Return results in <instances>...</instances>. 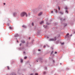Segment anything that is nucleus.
<instances>
[{
    "instance_id": "nucleus-1",
    "label": "nucleus",
    "mask_w": 75,
    "mask_h": 75,
    "mask_svg": "<svg viewBox=\"0 0 75 75\" xmlns=\"http://www.w3.org/2000/svg\"><path fill=\"white\" fill-rule=\"evenodd\" d=\"M25 15V12H23L21 13V17H24Z\"/></svg>"
},
{
    "instance_id": "nucleus-2",
    "label": "nucleus",
    "mask_w": 75,
    "mask_h": 75,
    "mask_svg": "<svg viewBox=\"0 0 75 75\" xmlns=\"http://www.w3.org/2000/svg\"><path fill=\"white\" fill-rule=\"evenodd\" d=\"M49 41H54L53 39V38L49 39Z\"/></svg>"
},
{
    "instance_id": "nucleus-3",
    "label": "nucleus",
    "mask_w": 75,
    "mask_h": 75,
    "mask_svg": "<svg viewBox=\"0 0 75 75\" xmlns=\"http://www.w3.org/2000/svg\"><path fill=\"white\" fill-rule=\"evenodd\" d=\"M42 12H41L38 14V16H40L42 15Z\"/></svg>"
},
{
    "instance_id": "nucleus-4",
    "label": "nucleus",
    "mask_w": 75,
    "mask_h": 75,
    "mask_svg": "<svg viewBox=\"0 0 75 75\" xmlns=\"http://www.w3.org/2000/svg\"><path fill=\"white\" fill-rule=\"evenodd\" d=\"M53 39L54 41H56L57 40V37H55L54 38H53Z\"/></svg>"
},
{
    "instance_id": "nucleus-5",
    "label": "nucleus",
    "mask_w": 75,
    "mask_h": 75,
    "mask_svg": "<svg viewBox=\"0 0 75 75\" xmlns=\"http://www.w3.org/2000/svg\"><path fill=\"white\" fill-rule=\"evenodd\" d=\"M13 15L14 16H17V13H13Z\"/></svg>"
},
{
    "instance_id": "nucleus-6",
    "label": "nucleus",
    "mask_w": 75,
    "mask_h": 75,
    "mask_svg": "<svg viewBox=\"0 0 75 75\" xmlns=\"http://www.w3.org/2000/svg\"><path fill=\"white\" fill-rule=\"evenodd\" d=\"M69 33H68L67 35H66V37H67V38H69V36H68L69 35Z\"/></svg>"
},
{
    "instance_id": "nucleus-7",
    "label": "nucleus",
    "mask_w": 75,
    "mask_h": 75,
    "mask_svg": "<svg viewBox=\"0 0 75 75\" xmlns=\"http://www.w3.org/2000/svg\"><path fill=\"white\" fill-rule=\"evenodd\" d=\"M9 29H11V30H12V29H13V27L11 26H10L9 27Z\"/></svg>"
},
{
    "instance_id": "nucleus-8",
    "label": "nucleus",
    "mask_w": 75,
    "mask_h": 75,
    "mask_svg": "<svg viewBox=\"0 0 75 75\" xmlns=\"http://www.w3.org/2000/svg\"><path fill=\"white\" fill-rule=\"evenodd\" d=\"M44 23V21H42L40 22V24H42V23Z\"/></svg>"
},
{
    "instance_id": "nucleus-9",
    "label": "nucleus",
    "mask_w": 75,
    "mask_h": 75,
    "mask_svg": "<svg viewBox=\"0 0 75 75\" xmlns=\"http://www.w3.org/2000/svg\"><path fill=\"white\" fill-rule=\"evenodd\" d=\"M21 62H23V59H21Z\"/></svg>"
},
{
    "instance_id": "nucleus-10",
    "label": "nucleus",
    "mask_w": 75,
    "mask_h": 75,
    "mask_svg": "<svg viewBox=\"0 0 75 75\" xmlns=\"http://www.w3.org/2000/svg\"><path fill=\"white\" fill-rule=\"evenodd\" d=\"M22 27H23V28H26V26L23 25V26H22Z\"/></svg>"
},
{
    "instance_id": "nucleus-11",
    "label": "nucleus",
    "mask_w": 75,
    "mask_h": 75,
    "mask_svg": "<svg viewBox=\"0 0 75 75\" xmlns=\"http://www.w3.org/2000/svg\"><path fill=\"white\" fill-rule=\"evenodd\" d=\"M59 13L61 14H63V12H60Z\"/></svg>"
},
{
    "instance_id": "nucleus-12",
    "label": "nucleus",
    "mask_w": 75,
    "mask_h": 75,
    "mask_svg": "<svg viewBox=\"0 0 75 75\" xmlns=\"http://www.w3.org/2000/svg\"><path fill=\"white\" fill-rule=\"evenodd\" d=\"M25 15L26 17H27V16H28V15H27V13H26V12H25Z\"/></svg>"
},
{
    "instance_id": "nucleus-13",
    "label": "nucleus",
    "mask_w": 75,
    "mask_h": 75,
    "mask_svg": "<svg viewBox=\"0 0 75 75\" xmlns=\"http://www.w3.org/2000/svg\"><path fill=\"white\" fill-rule=\"evenodd\" d=\"M18 34H16L15 35V37H18Z\"/></svg>"
},
{
    "instance_id": "nucleus-14",
    "label": "nucleus",
    "mask_w": 75,
    "mask_h": 75,
    "mask_svg": "<svg viewBox=\"0 0 75 75\" xmlns=\"http://www.w3.org/2000/svg\"><path fill=\"white\" fill-rule=\"evenodd\" d=\"M22 43H25V41H22Z\"/></svg>"
},
{
    "instance_id": "nucleus-15",
    "label": "nucleus",
    "mask_w": 75,
    "mask_h": 75,
    "mask_svg": "<svg viewBox=\"0 0 75 75\" xmlns=\"http://www.w3.org/2000/svg\"><path fill=\"white\" fill-rule=\"evenodd\" d=\"M61 45H64V42L61 43Z\"/></svg>"
},
{
    "instance_id": "nucleus-16",
    "label": "nucleus",
    "mask_w": 75,
    "mask_h": 75,
    "mask_svg": "<svg viewBox=\"0 0 75 75\" xmlns=\"http://www.w3.org/2000/svg\"><path fill=\"white\" fill-rule=\"evenodd\" d=\"M65 9H66V10H67L68 9V7H67V6H66L65 7Z\"/></svg>"
},
{
    "instance_id": "nucleus-17",
    "label": "nucleus",
    "mask_w": 75,
    "mask_h": 75,
    "mask_svg": "<svg viewBox=\"0 0 75 75\" xmlns=\"http://www.w3.org/2000/svg\"><path fill=\"white\" fill-rule=\"evenodd\" d=\"M45 73H46V72H45V71H43V74H45Z\"/></svg>"
},
{
    "instance_id": "nucleus-18",
    "label": "nucleus",
    "mask_w": 75,
    "mask_h": 75,
    "mask_svg": "<svg viewBox=\"0 0 75 75\" xmlns=\"http://www.w3.org/2000/svg\"><path fill=\"white\" fill-rule=\"evenodd\" d=\"M27 57H24V59H27Z\"/></svg>"
},
{
    "instance_id": "nucleus-19",
    "label": "nucleus",
    "mask_w": 75,
    "mask_h": 75,
    "mask_svg": "<svg viewBox=\"0 0 75 75\" xmlns=\"http://www.w3.org/2000/svg\"><path fill=\"white\" fill-rule=\"evenodd\" d=\"M30 14H31V12H30L28 13V15H30Z\"/></svg>"
},
{
    "instance_id": "nucleus-20",
    "label": "nucleus",
    "mask_w": 75,
    "mask_h": 75,
    "mask_svg": "<svg viewBox=\"0 0 75 75\" xmlns=\"http://www.w3.org/2000/svg\"><path fill=\"white\" fill-rule=\"evenodd\" d=\"M66 13H68V11L67 10H66Z\"/></svg>"
},
{
    "instance_id": "nucleus-21",
    "label": "nucleus",
    "mask_w": 75,
    "mask_h": 75,
    "mask_svg": "<svg viewBox=\"0 0 75 75\" xmlns=\"http://www.w3.org/2000/svg\"><path fill=\"white\" fill-rule=\"evenodd\" d=\"M32 25L33 26H34V23H32Z\"/></svg>"
},
{
    "instance_id": "nucleus-22",
    "label": "nucleus",
    "mask_w": 75,
    "mask_h": 75,
    "mask_svg": "<svg viewBox=\"0 0 75 75\" xmlns=\"http://www.w3.org/2000/svg\"><path fill=\"white\" fill-rule=\"evenodd\" d=\"M23 54H25V52H23Z\"/></svg>"
},
{
    "instance_id": "nucleus-23",
    "label": "nucleus",
    "mask_w": 75,
    "mask_h": 75,
    "mask_svg": "<svg viewBox=\"0 0 75 75\" xmlns=\"http://www.w3.org/2000/svg\"><path fill=\"white\" fill-rule=\"evenodd\" d=\"M7 68H8V69H9V67H8V66H7Z\"/></svg>"
},
{
    "instance_id": "nucleus-24",
    "label": "nucleus",
    "mask_w": 75,
    "mask_h": 75,
    "mask_svg": "<svg viewBox=\"0 0 75 75\" xmlns=\"http://www.w3.org/2000/svg\"><path fill=\"white\" fill-rule=\"evenodd\" d=\"M35 75H38V73H35Z\"/></svg>"
},
{
    "instance_id": "nucleus-25",
    "label": "nucleus",
    "mask_w": 75,
    "mask_h": 75,
    "mask_svg": "<svg viewBox=\"0 0 75 75\" xmlns=\"http://www.w3.org/2000/svg\"><path fill=\"white\" fill-rule=\"evenodd\" d=\"M53 51H52L51 53V54H52V53H53Z\"/></svg>"
},
{
    "instance_id": "nucleus-26",
    "label": "nucleus",
    "mask_w": 75,
    "mask_h": 75,
    "mask_svg": "<svg viewBox=\"0 0 75 75\" xmlns=\"http://www.w3.org/2000/svg\"><path fill=\"white\" fill-rule=\"evenodd\" d=\"M57 52H55L54 54H57Z\"/></svg>"
},
{
    "instance_id": "nucleus-27",
    "label": "nucleus",
    "mask_w": 75,
    "mask_h": 75,
    "mask_svg": "<svg viewBox=\"0 0 75 75\" xmlns=\"http://www.w3.org/2000/svg\"><path fill=\"white\" fill-rule=\"evenodd\" d=\"M58 10H60V8L59 7L58 8Z\"/></svg>"
},
{
    "instance_id": "nucleus-28",
    "label": "nucleus",
    "mask_w": 75,
    "mask_h": 75,
    "mask_svg": "<svg viewBox=\"0 0 75 75\" xmlns=\"http://www.w3.org/2000/svg\"><path fill=\"white\" fill-rule=\"evenodd\" d=\"M51 13H53V11H51Z\"/></svg>"
},
{
    "instance_id": "nucleus-29",
    "label": "nucleus",
    "mask_w": 75,
    "mask_h": 75,
    "mask_svg": "<svg viewBox=\"0 0 75 75\" xmlns=\"http://www.w3.org/2000/svg\"><path fill=\"white\" fill-rule=\"evenodd\" d=\"M56 13H57V10H56V11H55Z\"/></svg>"
},
{
    "instance_id": "nucleus-30",
    "label": "nucleus",
    "mask_w": 75,
    "mask_h": 75,
    "mask_svg": "<svg viewBox=\"0 0 75 75\" xmlns=\"http://www.w3.org/2000/svg\"><path fill=\"white\" fill-rule=\"evenodd\" d=\"M38 51H41V50H40V49H38Z\"/></svg>"
},
{
    "instance_id": "nucleus-31",
    "label": "nucleus",
    "mask_w": 75,
    "mask_h": 75,
    "mask_svg": "<svg viewBox=\"0 0 75 75\" xmlns=\"http://www.w3.org/2000/svg\"><path fill=\"white\" fill-rule=\"evenodd\" d=\"M44 48H45V45H44Z\"/></svg>"
},
{
    "instance_id": "nucleus-32",
    "label": "nucleus",
    "mask_w": 75,
    "mask_h": 75,
    "mask_svg": "<svg viewBox=\"0 0 75 75\" xmlns=\"http://www.w3.org/2000/svg\"><path fill=\"white\" fill-rule=\"evenodd\" d=\"M33 75V73H32L30 74V75Z\"/></svg>"
},
{
    "instance_id": "nucleus-33",
    "label": "nucleus",
    "mask_w": 75,
    "mask_h": 75,
    "mask_svg": "<svg viewBox=\"0 0 75 75\" xmlns=\"http://www.w3.org/2000/svg\"><path fill=\"white\" fill-rule=\"evenodd\" d=\"M4 5H6V3H4Z\"/></svg>"
},
{
    "instance_id": "nucleus-34",
    "label": "nucleus",
    "mask_w": 75,
    "mask_h": 75,
    "mask_svg": "<svg viewBox=\"0 0 75 75\" xmlns=\"http://www.w3.org/2000/svg\"><path fill=\"white\" fill-rule=\"evenodd\" d=\"M20 46H21V44H20Z\"/></svg>"
},
{
    "instance_id": "nucleus-35",
    "label": "nucleus",
    "mask_w": 75,
    "mask_h": 75,
    "mask_svg": "<svg viewBox=\"0 0 75 75\" xmlns=\"http://www.w3.org/2000/svg\"><path fill=\"white\" fill-rule=\"evenodd\" d=\"M72 35H70V37H71V36H72Z\"/></svg>"
},
{
    "instance_id": "nucleus-36",
    "label": "nucleus",
    "mask_w": 75,
    "mask_h": 75,
    "mask_svg": "<svg viewBox=\"0 0 75 75\" xmlns=\"http://www.w3.org/2000/svg\"><path fill=\"white\" fill-rule=\"evenodd\" d=\"M47 38H49V37H47Z\"/></svg>"
},
{
    "instance_id": "nucleus-37",
    "label": "nucleus",
    "mask_w": 75,
    "mask_h": 75,
    "mask_svg": "<svg viewBox=\"0 0 75 75\" xmlns=\"http://www.w3.org/2000/svg\"><path fill=\"white\" fill-rule=\"evenodd\" d=\"M17 42H18V40H17Z\"/></svg>"
},
{
    "instance_id": "nucleus-38",
    "label": "nucleus",
    "mask_w": 75,
    "mask_h": 75,
    "mask_svg": "<svg viewBox=\"0 0 75 75\" xmlns=\"http://www.w3.org/2000/svg\"><path fill=\"white\" fill-rule=\"evenodd\" d=\"M30 38H29V40L30 39Z\"/></svg>"
},
{
    "instance_id": "nucleus-39",
    "label": "nucleus",
    "mask_w": 75,
    "mask_h": 75,
    "mask_svg": "<svg viewBox=\"0 0 75 75\" xmlns=\"http://www.w3.org/2000/svg\"><path fill=\"white\" fill-rule=\"evenodd\" d=\"M60 65H61V63H60Z\"/></svg>"
},
{
    "instance_id": "nucleus-40",
    "label": "nucleus",
    "mask_w": 75,
    "mask_h": 75,
    "mask_svg": "<svg viewBox=\"0 0 75 75\" xmlns=\"http://www.w3.org/2000/svg\"><path fill=\"white\" fill-rule=\"evenodd\" d=\"M37 62H38V61H37Z\"/></svg>"
},
{
    "instance_id": "nucleus-41",
    "label": "nucleus",
    "mask_w": 75,
    "mask_h": 75,
    "mask_svg": "<svg viewBox=\"0 0 75 75\" xmlns=\"http://www.w3.org/2000/svg\"><path fill=\"white\" fill-rule=\"evenodd\" d=\"M46 69H47V67L46 68Z\"/></svg>"
},
{
    "instance_id": "nucleus-42",
    "label": "nucleus",
    "mask_w": 75,
    "mask_h": 75,
    "mask_svg": "<svg viewBox=\"0 0 75 75\" xmlns=\"http://www.w3.org/2000/svg\"><path fill=\"white\" fill-rule=\"evenodd\" d=\"M53 62H54V61H53Z\"/></svg>"
}]
</instances>
